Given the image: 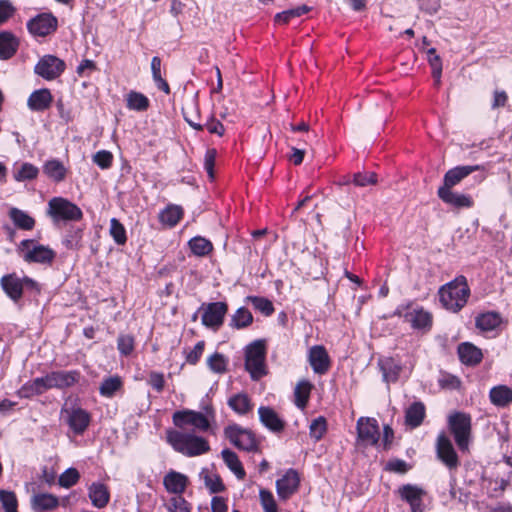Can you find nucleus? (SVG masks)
<instances>
[{"label": "nucleus", "instance_id": "f257e3e1", "mask_svg": "<svg viewBox=\"0 0 512 512\" xmlns=\"http://www.w3.org/2000/svg\"><path fill=\"white\" fill-rule=\"evenodd\" d=\"M470 297V288L467 279L463 275L441 286L439 300L442 306L453 313L462 310Z\"/></svg>", "mask_w": 512, "mask_h": 512}, {"label": "nucleus", "instance_id": "f03ea898", "mask_svg": "<svg viewBox=\"0 0 512 512\" xmlns=\"http://www.w3.org/2000/svg\"><path fill=\"white\" fill-rule=\"evenodd\" d=\"M168 443L177 451L186 456L193 457L209 451L208 442L193 433L170 430L167 432Z\"/></svg>", "mask_w": 512, "mask_h": 512}, {"label": "nucleus", "instance_id": "7ed1b4c3", "mask_svg": "<svg viewBox=\"0 0 512 512\" xmlns=\"http://www.w3.org/2000/svg\"><path fill=\"white\" fill-rule=\"evenodd\" d=\"M266 346L264 340H255L245 349V367L252 379L257 380L266 374Z\"/></svg>", "mask_w": 512, "mask_h": 512}, {"label": "nucleus", "instance_id": "20e7f679", "mask_svg": "<svg viewBox=\"0 0 512 512\" xmlns=\"http://www.w3.org/2000/svg\"><path fill=\"white\" fill-rule=\"evenodd\" d=\"M213 419L214 411L209 407H206L205 413L184 410L175 412L173 415V422L177 427L184 429L186 426H193L198 431H207Z\"/></svg>", "mask_w": 512, "mask_h": 512}, {"label": "nucleus", "instance_id": "39448f33", "mask_svg": "<svg viewBox=\"0 0 512 512\" xmlns=\"http://www.w3.org/2000/svg\"><path fill=\"white\" fill-rule=\"evenodd\" d=\"M47 214L53 222L79 221L83 217L81 209L63 197H54L49 200Z\"/></svg>", "mask_w": 512, "mask_h": 512}, {"label": "nucleus", "instance_id": "423d86ee", "mask_svg": "<svg viewBox=\"0 0 512 512\" xmlns=\"http://www.w3.org/2000/svg\"><path fill=\"white\" fill-rule=\"evenodd\" d=\"M448 425L458 448L462 452L467 451L471 439V417L457 412L449 416Z\"/></svg>", "mask_w": 512, "mask_h": 512}, {"label": "nucleus", "instance_id": "0eeeda50", "mask_svg": "<svg viewBox=\"0 0 512 512\" xmlns=\"http://www.w3.org/2000/svg\"><path fill=\"white\" fill-rule=\"evenodd\" d=\"M19 251L26 262L50 264L56 254L48 246L35 244L34 240H23L19 245Z\"/></svg>", "mask_w": 512, "mask_h": 512}, {"label": "nucleus", "instance_id": "6e6552de", "mask_svg": "<svg viewBox=\"0 0 512 512\" xmlns=\"http://www.w3.org/2000/svg\"><path fill=\"white\" fill-rule=\"evenodd\" d=\"M226 438L238 449L253 451L257 447L256 439L253 433L238 425H230L225 428Z\"/></svg>", "mask_w": 512, "mask_h": 512}, {"label": "nucleus", "instance_id": "1a4fd4ad", "mask_svg": "<svg viewBox=\"0 0 512 512\" xmlns=\"http://www.w3.org/2000/svg\"><path fill=\"white\" fill-rule=\"evenodd\" d=\"M436 453L439 460L450 470H456L459 465L458 455L452 445L451 440L441 433L437 437L436 441Z\"/></svg>", "mask_w": 512, "mask_h": 512}, {"label": "nucleus", "instance_id": "9d476101", "mask_svg": "<svg viewBox=\"0 0 512 512\" xmlns=\"http://www.w3.org/2000/svg\"><path fill=\"white\" fill-rule=\"evenodd\" d=\"M202 324L206 327L218 330L223 324L228 306L224 302H213L202 307Z\"/></svg>", "mask_w": 512, "mask_h": 512}, {"label": "nucleus", "instance_id": "9b49d317", "mask_svg": "<svg viewBox=\"0 0 512 512\" xmlns=\"http://www.w3.org/2000/svg\"><path fill=\"white\" fill-rule=\"evenodd\" d=\"M0 283L7 296L10 297L13 301H17L22 297L24 285L31 287L36 286L34 280L28 277L21 279L15 274L3 276Z\"/></svg>", "mask_w": 512, "mask_h": 512}, {"label": "nucleus", "instance_id": "f8f14e48", "mask_svg": "<svg viewBox=\"0 0 512 512\" xmlns=\"http://www.w3.org/2000/svg\"><path fill=\"white\" fill-rule=\"evenodd\" d=\"M65 69V63L59 58L47 55L35 66V73L46 80L57 78Z\"/></svg>", "mask_w": 512, "mask_h": 512}, {"label": "nucleus", "instance_id": "ddd939ff", "mask_svg": "<svg viewBox=\"0 0 512 512\" xmlns=\"http://www.w3.org/2000/svg\"><path fill=\"white\" fill-rule=\"evenodd\" d=\"M399 316L404 317L405 321L410 323L415 329L429 328L432 323V316L422 308L399 307L396 312Z\"/></svg>", "mask_w": 512, "mask_h": 512}, {"label": "nucleus", "instance_id": "4468645a", "mask_svg": "<svg viewBox=\"0 0 512 512\" xmlns=\"http://www.w3.org/2000/svg\"><path fill=\"white\" fill-rule=\"evenodd\" d=\"M358 439L364 445H376L379 440V426L374 418L361 417L357 422Z\"/></svg>", "mask_w": 512, "mask_h": 512}, {"label": "nucleus", "instance_id": "2eb2a0df", "mask_svg": "<svg viewBox=\"0 0 512 512\" xmlns=\"http://www.w3.org/2000/svg\"><path fill=\"white\" fill-rule=\"evenodd\" d=\"M400 497L409 503L411 512H424L422 499L426 492L417 485L406 484L398 489Z\"/></svg>", "mask_w": 512, "mask_h": 512}, {"label": "nucleus", "instance_id": "dca6fc26", "mask_svg": "<svg viewBox=\"0 0 512 512\" xmlns=\"http://www.w3.org/2000/svg\"><path fill=\"white\" fill-rule=\"evenodd\" d=\"M57 20L50 14H41L28 23L29 31L37 36H46L56 29Z\"/></svg>", "mask_w": 512, "mask_h": 512}, {"label": "nucleus", "instance_id": "f3484780", "mask_svg": "<svg viewBox=\"0 0 512 512\" xmlns=\"http://www.w3.org/2000/svg\"><path fill=\"white\" fill-rule=\"evenodd\" d=\"M299 486V476L293 469L288 470L285 475L276 481L278 496L281 499H288Z\"/></svg>", "mask_w": 512, "mask_h": 512}, {"label": "nucleus", "instance_id": "a211bd4d", "mask_svg": "<svg viewBox=\"0 0 512 512\" xmlns=\"http://www.w3.org/2000/svg\"><path fill=\"white\" fill-rule=\"evenodd\" d=\"M481 169L479 165L457 166L446 172L444 176V184L440 188L452 189L453 186L460 183L462 179L471 173Z\"/></svg>", "mask_w": 512, "mask_h": 512}, {"label": "nucleus", "instance_id": "6ab92c4d", "mask_svg": "<svg viewBox=\"0 0 512 512\" xmlns=\"http://www.w3.org/2000/svg\"><path fill=\"white\" fill-rule=\"evenodd\" d=\"M79 374L76 371H56L47 374L48 386L52 388L64 389L71 387L78 380Z\"/></svg>", "mask_w": 512, "mask_h": 512}, {"label": "nucleus", "instance_id": "aec40b11", "mask_svg": "<svg viewBox=\"0 0 512 512\" xmlns=\"http://www.w3.org/2000/svg\"><path fill=\"white\" fill-rule=\"evenodd\" d=\"M70 428L77 434L83 433L89 425L90 416L81 408L65 409Z\"/></svg>", "mask_w": 512, "mask_h": 512}, {"label": "nucleus", "instance_id": "412c9836", "mask_svg": "<svg viewBox=\"0 0 512 512\" xmlns=\"http://www.w3.org/2000/svg\"><path fill=\"white\" fill-rule=\"evenodd\" d=\"M88 496L92 505L98 509L106 507L110 500L108 487L99 482H94L88 487Z\"/></svg>", "mask_w": 512, "mask_h": 512}, {"label": "nucleus", "instance_id": "4be33fe9", "mask_svg": "<svg viewBox=\"0 0 512 512\" xmlns=\"http://www.w3.org/2000/svg\"><path fill=\"white\" fill-rule=\"evenodd\" d=\"M309 363L315 373L323 374L329 368V357L322 346H313L309 351Z\"/></svg>", "mask_w": 512, "mask_h": 512}, {"label": "nucleus", "instance_id": "5701e85b", "mask_svg": "<svg viewBox=\"0 0 512 512\" xmlns=\"http://www.w3.org/2000/svg\"><path fill=\"white\" fill-rule=\"evenodd\" d=\"M261 423L273 432H280L284 428V421L270 407H260L258 409Z\"/></svg>", "mask_w": 512, "mask_h": 512}, {"label": "nucleus", "instance_id": "b1692460", "mask_svg": "<svg viewBox=\"0 0 512 512\" xmlns=\"http://www.w3.org/2000/svg\"><path fill=\"white\" fill-rule=\"evenodd\" d=\"M188 478L179 472L170 471L163 479V484L168 492L182 494L187 486Z\"/></svg>", "mask_w": 512, "mask_h": 512}, {"label": "nucleus", "instance_id": "393cba45", "mask_svg": "<svg viewBox=\"0 0 512 512\" xmlns=\"http://www.w3.org/2000/svg\"><path fill=\"white\" fill-rule=\"evenodd\" d=\"M438 196L445 203L458 208L471 207L473 204V201L469 196L453 192L452 189L439 188Z\"/></svg>", "mask_w": 512, "mask_h": 512}, {"label": "nucleus", "instance_id": "a878e982", "mask_svg": "<svg viewBox=\"0 0 512 512\" xmlns=\"http://www.w3.org/2000/svg\"><path fill=\"white\" fill-rule=\"evenodd\" d=\"M59 505L58 498L53 494L39 493L31 498V507L35 512L52 511Z\"/></svg>", "mask_w": 512, "mask_h": 512}, {"label": "nucleus", "instance_id": "bb28decb", "mask_svg": "<svg viewBox=\"0 0 512 512\" xmlns=\"http://www.w3.org/2000/svg\"><path fill=\"white\" fill-rule=\"evenodd\" d=\"M52 95L48 89L34 91L28 98L27 105L33 111H43L50 107Z\"/></svg>", "mask_w": 512, "mask_h": 512}, {"label": "nucleus", "instance_id": "cd10ccee", "mask_svg": "<svg viewBox=\"0 0 512 512\" xmlns=\"http://www.w3.org/2000/svg\"><path fill=\"white\" fill-rule=\"evenodd\" d=\"M458 355L462 363L471 366L480 363L483 357L481 350L471 343L460 344Z\"/></svg>", "mask_w": 512, "mask_h": 512}, {"label": "nucleus", "instance_id": "c85d7f7f", "mask_svg": "<svg viewBox=\"0 0 512 512\" xmlns=\"http://www.w3.org/2000/svg\"><path fill=\"white\" fill-rule=\"evenodd\" d=\"M379 365L386 383H394L398 380L402 371V366L398 361L394 358H384L379 361Z\"/></svg>", "mask_w": 512, "mask_h": 512}, {"label": "nucleus", "instance_id": "c756f323", "mask_svg": "<svg viewBox=\"0 0 512 512\" xmlns=\"http://www.w3.org/2000/svg\"><path fill=\"white\" fill-rule=\"evenodd\" d=\"M425 417V406L421 402H414L411 404L405 413V423L411 428H416L421 425Z\"/></svg>", "mask_w": 512, "mask_h": 512}, {"label": "nucleus", "instance_id": "7c9ffc66", "mask_svg": "<svg viewBox=\"0 0 512 512\" xmlns=\"http://www.w3.org/2000/svg\"><path fill=\"white\" fill-rule=\"evenodd\" d=\"M489 397L495 406L505 407L512 402V390L506 385H498L490 390Z\"/></svg>", "mask_w": 512, "mask_h": 512}, {"label": "nucleus", "instance_id": "2f4dec72", "mask_svg": "<svg viewBox=\"0 0 512 512\" xmlns=\"http://www.w3.org/2000/svg\"><path fill=\"white\" fill-rule=\"evenodd\" d=\"M18 40L9 32L0 33V59L11 58L17 51Z\"/></svg>", "mask_w": 512, "mask_h": 512}, {"label": "nucleus", "instance_id": "473e14b6", "mask_svg": "<svg viewBox=\"0 0 512 512\" xmlns=\"http://www.w3.org/2000/svg\"><path fill=\"white\" fill-rule=\"evenodd\" d=\"M43 171L55 182L63 181L67 172L63 163L56 159L48 160L43 166Z\"/></svg>", "mask_w": 512, "mask_h": 512}, {"label": "nucleus", "instance_id": "72a5a7b5", "mask_svg": "<svg viewBox=\"0 0 512 512\" xmlns=\"http://www.w3.org/2000/svg\"><path fill=\"white\" fill-rule=\"evenodd\" d=\"M183 209L178 205H168L159 215L162 224L169 227L175 226L182 218Z\"/></svg>", "mask_w": 512, "mask_h": 512}, {"label": "nucleus", "instance_id": "f704fd0d", "mask_svg": "<svg viewBox=\"0 0 512 512\" xmlns=\"http://www.w3.org/2000/svg\"><path fill=\"white\" fill-rule=\"evenodd\" d=\"M9 216L14 224L21 229L31 230L35 225V220L26 212L18 208H11Z\"/></svg>", "mask_w": 512, "mask_h": 512}, {"label": "nucleus", "instance_id": "c9c22d12", "mask_svg": "<svg viewBox=\"0 0 512 512\" xmlns=\"http://www.w3.org/2000/svg\"><path fill=\"white\" fill-rule=\"evenodd\" d=\"M222 458L225 464L237 476V478L243 479L245 477V471L236 453L229 449H224L222 451Z\"/></svg>", "mask_w": 512, "mask_h": 512}, {"label": "nucleus", "instance_id": "e433bc0d", "mask_svg": "<svg viewBox=\"0 0 512 512\" xmlns=\"http://www.w3.org/2000/svg\"><path fill=\"white\" fill-rule=\"evenodd\" d=\"M253 322V316L251 312L245 307H240L231 316L230 326L236 329H243L251 325Z\"/></svg>", "mask_w": 512, "mask_h": 512}, {"label": "nucleus", "instance_id": "4c0bfd02", "mask_svg": "<svg viewBox=\"0 0 512 512\" xmlns=\"http://www.w3.org/2000/svg\"><path fill=\"white\" fill-rule=\"evenodd\" d=\"M229 407L238 414H246L252 409V404L246 394L239 393L228 400Z\"/></svg>", "mask_w": 512, "mask_h": 512}, {"label": "nucleus", "instance_id": "58836bf2", "mask_svg": "<svg viewBox=\"0 0 512 512\" xmlns=\"http://www.w3.org/2000/svg\"><path fill=\"white\" fill-rule=\"evenodd\" d=\"M127 107L130 110L145 111L149 107V99L142 93L131 91L126 95Z\"/></svg>", "mask_w": 512, "mask_h": 512}, {"label": "nucleus", "instance_id": "ea45409f", "mask_svg": "<svg viewBox=\"0 0 512 512\" xmlns=\"http://www.w3.org/2000/svg\"><path fill=\"white\" fill-rule=\"evenodd\" d=\"M312 389V384L306 380H301L297 383L294 395H295V404L297 407L303 409L305 408L310 392Z\"/></svg>", "mask_w": 512, "mask_h": 512}, {"label": "nucleus", "instance_id": "a19ab883", "mask_svg": "<svg viewBox=\"0 0 512 512\" xmlns=\"http://www.w3.org/2000/svg\"><path fill=\"white\" fill-rule=\"evenodd\" d=\"M311 10V7L302 4L295 8L285 10L275 15V22L278 24H287L292 18L300 17Z\"/></svg>", "mask_w": 512, "mask_h": 512}, {"label": "nucleus", "instance_id": "79ce46f5", "mask_svg": "<svg viewBox=\"0 0 512 512\" xmlns=\"http://www.w3.org/2000/svg\"><path fill=\"white\" fill-rule=\"evenodd\" d=\"M501 323L500 316L495 312H487L476 318V326L483 331H491Z\"/></svg>", "mask_w": 512, "mask_h": 512}, {"label": "nucleus", "instance_id": "37998d69", "mask_svg": "<svg viewBox=\"0 0 512 512\" xmlns=\"http://www.w3.org/2000/svg\"><path fill=\"white\" fill-rule=\"evenodd\" d=\"M246 302H250L253 307L263 313L265 316H270L274 312L273 303L264 297L259 296H248L245 299Z\"/></svg>", "mask_w": 512, "mask_h": 512}, {"label": "nucleus", "instance_id": "c03bdc74", "mask_svg": "<svg viewBox=\"0 0 512 512\" xmlns=\"http://www.w3.org/2000/svg\"><path fill=\"white\" fill-rule=\"evenodd\" d=\"M47 375L44 377L36 378L32 382L27 383L23 387V391L27 392L26 395L30 396L33 394L39 395L44 393L45 391L51 389V386H48Z\"/></svg>", "mask_w": 512, "mask_h": 512}, {"label": "nucleus", "instance_id": "a18cd8bd", "mask_svg": "<svg viewBox=\"0 0 512 512\" xmlns=\"http://www.w3.org/2000/svg\"><path fill=\"white\" fill-rule=\"evenodd\" d=\"M191 251L197 256H205L212 251V244L203 237H194L189 241Z\"/></svg>", "mask_w": 512, "mask_h": 512}, {"label": "nucleus", "instance_id": "49530a36", "mask_svg": "<svg viewBox=\"0 0 512 512\" xmlns=\"http://www.w3.org/2000/svg\"><path fill=\"white\" fill-rule=\"evenodd\" d=\"M38 168L30 163H23L14 173L16 181L32 180L38 175Z\"/></svg>", "mask_w": 512, "mask_h": 512}, {"label": "nucleus", "instance_id": "de8ad7c7", "mask_svg": "<svg viewBox=\"0 0 512 512\" xmlns=\"http://www.w3.org/2000/svg\"><path fill=\"white\" fill-rule=\"evenodd\" d=\"M228 360L227 358L218 352L212 354L207 359V365L211 371L215 373H224L227 370Z\"/></svg>", "mask_w": 512, "mask_h": 512}, {"label": "nucleus", "instance_id": "09e8293b", "mask_svg": "<svg viewBox=\"0 0 512 512\" xmlns=\"http://www.w3.org/2000/svg\"><path fill=\"white\" fill-rule=\"evenodd\" d=\"M0 502L5 512H18V501L14 492L0 490Z\"/></svg>", "mask_w": 512, "mask_h": 512}, {"label": "nucleus", "instance_id": "8fccbe9b", "mask_svg": "<svg viewBox=\"0 0 512 512\" xmlns=\"http://www.w3.org/2000/svg\"><path fill=\"white\" fill-rule=\"evenodd\" d=\"M110 235L118 245H124L127 241L126 230L124 226L116 219L110 220Z\"/></svg>", "mask_w": 512, "mask_h": 512}, {"label": "nucleus", "instance_id": "3c124183", "mask_svg": "<svg viewBox=\"0 0 512 512\" xmlns=\"http://www.w3.org/2000/svg\"><path fill=\"white\" fill-rule=\"evenodd\" d=\"M80 479V473L75 468H68L65 470L58 479V483L63 488H70L77 484Z\"/></svg>", "mask_w": 512, "mask_h": 512}, {"label": "nucleus", "instance_id": "603ef678", "mask_svg": "<svg viewBox=\"0 0 512 512\" xmlns=\"http://www.w3.org/2000/svg\"><path fill=\"white\" fill-rule=\"evenodd\" d=\"M122 385L118 376L105 379L100 386V393L103 396L111 397Z\"/></svg>", "mask_w": 512, "mask_h": 512}, {"label": "nucleus", "instance_id": "864d4df0", "mask_svg": "<svg viewBox=\"0 0 512 512\" xmlns=\"http://www.w3.org/2000/svg\"><path fill=\"white\" fill-rule=\"evenodd\" d=\"M327 430L326 419L322 416L314 419L310 424V436L316 441L320 440Z\"/></svg>", "mask_w": 512, "mask_h": 512}, {"label": "nucleus", "instance_id": "5fc2aeb1", "mask_svg": "<svg viewBox=\"0 0 512 512\" xmlns=\"http://www.w3.org/2000/svg\"><path fill=\"white\" fill-rule=\"evenodd\" d=\"M260 502L265 512H278L277 504L273 494L266 490L261 489L259 492Z\"/></svg>", "mask_w": 512, "mask_h": 512}, {"label": "nucleus", "instance_id": "6e6d98bb", "mask_svg": "<svg viewBox=\"0 0 512 512\" xmlns=\"http://www.w3.org/2000/svg\"><path fill=\"white\" fill-rule=\"evenodd\" d=\"M353 183L359 187L375 185L377 183V175L373 172H359L354 174Z\"/></svg>", "mask_w": 512, "mask_h": 512}, {"label": "nucleus", "instance_id": "4d7b16f0", "mask_svg": "<svg viewBox=\"0 0 512 512\" xmlns=\"http://www.w3.org/2000/svg\"><path fill=\"white\" fill-rule=\"evenodd\" d=\"M168 509L170 512H190V505L178 494L170 499Z\"/></svg>", "mask_w": 512, "mask_h": 512}, {"label": "nucleus", "instance_id": "13d9d810", "mask_svg": "<svg viewBox=\"0 0 512 512\" xmlns=\"http://www.w3.org/2000/svg\"><path fill=\"white\" fill-rule=\"evenodd\" d=\"M205 485L211 493H218L224 490L221 478L216 474H207L204 477Z\"/></svg>", "mask_w": 512, "mask_h": 512}, {"label": "nucleus", "instance_id": "bf43d9fd", "mask_svg": "<svg viewBox=\"0 0 512 512\" xmlns=\"http://www.w3.org/2000/svg\"><path fill=\"white\" fill-rule=\"evenodd\" d=\"M113 160V156L111 152L106 150L98 151L93 156V161L102 169H107L111 166Z\"/></svg>", "mask_w": 512, "mask_h": 512}, {"label": "nucleus", "instance_id": "052dcab7", "mask_svg": "<svg viewBox=\"0 0 512 512\" xmlns=\"http://www.w3.org/2000/svg\"><path fill=\"white\" fill-rule=\"evenodd\" d=\"M118 349L121 354L129 355L134 349V339L130 335H120L118 337Z\"/></svg>", "mask_w": 512, "mask_h": 512}, {"label": "nucleus", "instance_id": "680f3d73", "mask_svg": "<svg viewBox=\"0 0 512 512\" xmlns=\"http://www.w3.org/2000/svg\"><path fill=\"white\" fill-rule=\"evenodd\" d=\"M216 159V151L214 149L207 150L204 159V167L211 179L214 178V165Z\"/></svg>", "mask_w": 512, "mask_h": 512}, {"label": "nucleus", "instance_id": "e2e57ef3", "mask_svg": "<svg viewBox=\"0 0 512 512\" xmlns=\"http://www.w3.org/2000/svg\"><path fill=\"white\" fill-rule=\"evenodd\" d=\"M148 383L157 392H161L165 385L164 375L162 373L153 371L149 374Z\"/></svg>", "mask_w": 512, "mask_h": 512}, {"label": "nucleus", "instance_id": "0e129e2a", "mask_svg": "<svg viewBox=\"0 0 512 512\" xmlns=\"http://www.w3.org/2000/svg\"><path fill=\"white\" fill-rule=\"evenodd\" d=\"M204 346V341H199L194 346V348L188 353L186 357L187 362L190 364H196L204 351Z\"/></svg>", "mask_w": 512, "mask_h": 512}, {"label": "nucleus", "instance_id": "69168bd1", "mask_svg": "<svg viewBox=\"0 0 512 512\" xmlns=\"http://www.w3.org/2000/svg\"><path fill=\"white\" fill-rule=\"evenodd\" d=\"M14 11L15 9L10 2H0V25L6 22Z\"/></svg>", "mask_w": 512, "mask_h": 512}, {"label": "nucleus", "instance_id": "338daca9", "mask_svg": "<svg viewBox=\"0 0 512 512\" xmlns=\"http://www.w3.org/2000/svg\"><path fill=\"white\" fill-rule=\"evenodd\" d=\"M205 127L210 133L217 134L219 136H222L225 131L222 123L215 119H211L210 121H208Z\"/></svg>", "mask_w": 512, "mask_h": 512}, {"label": "nucleus", "instance_id": "774afa93", "mask_svg": "<svg viewBox=\"0 0 512 512\" xmlns=\"http://www.w3.org/2000/svg\"><path fill=\"white\" fill-rule=\"evenodd\" d=\"M211 506L213 512H227V505L221 497H213Z\"/></svg>", "mask_w": 512, "mask_h": 512}]
</instances>
